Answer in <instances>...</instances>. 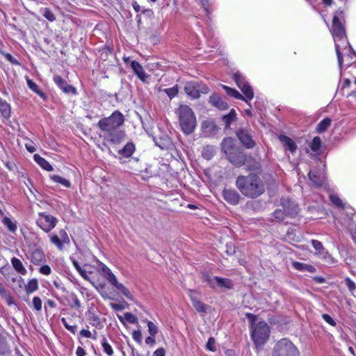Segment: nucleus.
Returning a JSON list of instances; mask_svg holds the SVG:
<instances>
[{"mask_svg":"<svg viewBox=\"0 0 356 356\" xmlns=\"http://www.w3.org/2000/svg\"><path fill=\"white\" fill-rule=\"evenodd\" d=\"M30 259L35 265H39L46 261L45 254L40 248H35L32 250L30 254Z\"/></svg>","mask_w":356,"mask_h":356,"instance_id":"aec40b11","label":"nucleus"},{"mask_svg":"<svg viewBox=\"0 0 356 356\" xmlns=\"http://www.w3.org/2000/svg\"><path fill=\"white\" fill-rule=\"evenodd\" d=\"M148 332L151 336H154L158 332L157 326L152 321L147 322Z\"/></svg>","mask_w":356,"mask_h":356,"instance_id":"603ef678","label":"nucleus"},{"mask_svg":"<svg viewBox=\"0 0 356 356\" xmlns=\"http://www.w3.org/2000/svg\"><path fill=\"white\" fill-rule=\"evenodd\" d=\"M247 316L251 320L252 338L257 346L263 345L268 339L270 330L268 324L265 321H259L254 323L256 316L251 314H248Z\"/></svg>","mask_w":356,"mask_h":356,"instance_id":"20e7f679","label":"nucleus"},{"mask_svg":"<svg viewBox=\"0 0 356 356\" xmlns=\"http://www.w3.org/2000/svg\"><path fill=\"white\" fill-rule=\"evenodd\" d=\"M236 135L240 142L247 149H252L256 143L252 139V131L248 129H239L236 131Z\"/></svg>","mask_w":356,"mask_h":356,"instance_id":"9b49d317","label":"nucleus"},{"mask_svg":"<svg viewBox=\"0 0 356 356\" xmlns=\"http://www.w3.org/2000/svg\"><path fill=\"white\" fill-rule=\"evenodd\" d=\"M0 112L3 118L8 119L10 117L11 108L10 104L0 97Z\"/></svg>","mask_w":356,"mask_h":356,"instance_id":"c85d7f7f","label":"nucleus"},{"mask_svg":"<svg viewBox=\"0 0 356 356\" xmlns=\"http://www.w3.org/2000/svg\"><path fill=\"white\" fill-rule=\"evenodd\" d=\"M133 339L139 344L142 343V334L140 330H134L132 332Z\"/></svg>","mask_w":356,"mask_h":356,"instance_id":"13d9d810","label":"nucleus"},{"mask_svg":"<svg viewBox=\"0 0 356 356\" xmlns=\"http://www.w3.org/2000/svg\"><path fill=\"white\" fill-rule=\"evenodd\" d=\"M88 319L90 321L92 326L99 329L102 327L103 325L99 316L96 315L95 313L91 312L90 311H89Z\"/></svg>","mask_w":356,"mask_h":356,"instance_id":"c9c22d12","label":"nucleus"},{"mask_svg":"<svg viewBox=\"0 0 356 356\" xmlns=\"http://www.w3.org/2000/svg\"><path fill=\"white\" fill-rule=\"evenodd\" d=\"M181 131L186 135L193 133L197 125V120L193 111L187 105H180L176 109Z\"/></svg>","mask_w":356,"mask_h":356,"instance_id":"7ed1b4c3","label":"nucleus"},{"mask_svg":"<svg viewBox=\"0 0 356 356\" xmlns=\"http://www.w3.org/2000/svg\"><path fill=\"white\" fill-rule=\"evenodd\" d=\"M42 15L49 22H54L56 20L54 14L49 8H44L43 9Z\"/></svg>","mask_w":356,"mask_h":356,"instance_id":"a18cd8bd","label":"nucleus"},{"mask_svg":"<svg viewBox=\"0 0 356 356\" xmlns=\"http://www.w3.org/2000/svg\"><path fill=\"white\" fill-rule=\"evenodd\" d=\"M99 270L102 272V276L109 282L113 280L116 277L111 270L103 263H99Z\"/></svg>","mask_w":356,"mask_h":356,"instance_id":"c756f323","label":"nucleus"},{"mask_svg":"<svg viewBox=\"0 0 356 356\" xmlns=\"http://www.w3.org/2000/svg\"><path fill=\"white\" fill-rule=\"evenodd\" d=\"M292 266L295 269L300 271H307L309 273L316 272L315 267L309 264H306L298 261H293Z\"/></svg>","mask_w":356,"mask_h":356,"instance_id":"7c9ffc66","label":"nucleus"},{"mask_svg":"<svg viewBox=\"0 0 356 356\" xmlns=\"http://www.w3.org/2000/svg\"><path fill=\"white\" fill-rule=\"evenodd\" d=\"M188 296L191 298L193 307L195 310L201 314H205L207 311V306L201 302L195 296L196 292L194 290L189 289L188 291Z\"/></svg>","mask_w":356,"mask_h":356,"instance_id":"a211bd4d","label":"nucleus"},{"mask_svg":"<svg viewBox=\"0 0 356 356\" xmlns=\"http://www.w3.org/2000/svg\"><path fill=\"white\" fill-rule=\"evenodd\" d=\"M110 283L113 286H114L118 290H119L120 292H122V290H124L125 289V286L122 284L118 282V280L116 277L113 280H112Z\"/></svg>","mask_w":356,"mask_h":356,"instance_id":"680f3d73","label":"nucleus"},{"mask_svg":"<svg viewBox=\"0 0 356 356\" xmlns=\"http://www.w3.org/2000/svg\"><path fill=\"white\" fill-rule=\"evenodd\" d=\"M156 144L162 149H168L172 145V142L168 137L160 139V142H156Z\"/></svg>","mask_w":356,"mask_h":356,"instance_id":"79ce46f5","label":"nucleus"},{"mask_svg":"<svg viewBox=\"0 0 356 356\" xmlns=\"http://www.w3.org/2000/svg\"><path fill=\"white\" fill-rule=\"evenodd\" d=\"M202 8L207 15V17L210 19L212 10L211 9L210 3L209 0H200Z\"/></svg>","mask_w":356,"mask_h":356,"instance_id":"37998d69","label":"nucleus"},{"mask_svg":"<svg viewBox=\"0 0 356 356\" xmlns=\"http://www.w3.org/2000/svg\"><path fill=\"white\" fill-rule=\"evenodd\" d=\"M330 32L334 41L338 64L339 67L341 69L343 57L341 50L346 49L348 46V51L350 52V54H348L347 57L350 58H352L351 55L356 57V52L353 51L352 47L348 42L344 26V13L341 9L337 10L334 14Z\"/></svg>","mask_w":356,"mask_h":356,"instance_id":"f257e3e1","label":"nucleus"},{"mask_svg":"<svg viewBox=\"0 0 356 356\" xmlns=\"http://www.w3.org/2000/svg\"><path fill=\"white\" fill-rule=\"evenodd\" d=\"M229 161L236 167H241L246 165L251 170H258L260 168L259 162L257 161L250 156H248L243 151L238 147L227 156Z\"/></svg>","mask_w":356,"mask_h":356,"instance_id":"39448f33","label":"nucleus"},{"mask_svg":"<svg viewBox=\"0 0 356 356\" xmlns=\"http://www.w3.org/2000/svg\"><path fill=\"white\" fill-rule=\"evenodd\" d=\"M202 154L204 159L210 160L213 156L212 148L209 146L204 147Z\"/></svg>","mask_w":356,"mask_h":356,"instance_id":"8fccbe9b","label":"nucleus"},{"mask_svg":"<svg viewBox=\"0 0 356 356\" xmlns=\"http://www.w3.org/2000/svg\"><path fill=\"white\" fill-rule=\"evenodd\" d=\"M40 272L42 274H43V275H49L51 273V268L49 266L44 265V266L40 267Z\"/></svg>","mask_w":356,"mask_h":356,"instance_id":"0e129e2a","label":"nucleus"},{"mask_svg":"<svg viewBox=\"0 0 356 356\" xmlns=\"http://www.w3.org/2000/svg\"><path fill=\"white\" fill-rule=\"evenodd\" d=\"M331 124V120L326 118L321 120L317 125L316 131L318 133H323Z\"/></svg>","mask_w":356,"mask_h":356,"instance_id":"4c0bfd02","label":"nucleus"},{"mask_svg":"<svg viewBox=\"0 0 356 356\" xmlns=\"http://www.w3.org/2000/svg\"><path fill=\"white\" fill-rule=\"evenodd\" d=\"M102 136L107 142L114 145L122 143L126 138L125 131L120 129V128L102 134Z\"/></svg>","mask_w":356,"mask_h":356,"instance_id":"f8f14e48","label":"nucleus"},{"mask_svg":"<svg viewBox=\"0 0 356 356\" xmlns=\"http://www.w3.org/2000/svg\"><path fill=\"white\" fill-rule=\"evenodd\" d=\"M202 280L207 282L211 288L219 286L225 289H232L233 287L232 282L226 278H221L217 276L211 277L209 274H202Z\"/></svg>","mask_w":356,"mask_h":356,"instance_id":"9d476101","label":"nucleus"},{"mask_svg":"<svg viewBox=\"0 0 356 356\" xmlns=\"http://www.w3.org/2000/svg\"><path fill=\"white\" fill-rule=\"evenodd\" d=\"M62 321V323L63 324V325L65 326V327L70 332H71L72 333L74 334L76 331V325H70L66 319L65 318H63L61 319Z\"/></svg>","mask_w":356,"mask_h":356,"instance_id":"4d7b16f0","label":"nucleus"},{"mask_svg":"<svg viewBox=\"0 0 356 356\" xmlns=\"http://www.w3.org/2000/svg\"><path fill=\"white\" fill-rule=\"evenodd\" d=\"M273 356H300V353L290 341L282 339L275 344Z\"/></svg>","mask_w":356,"mask_h":356,"instance_id":"0eeeda50","label":"nucleus"},{"mask_svg":"<svg viewBox=\"0 0 356 356\" xmlns=\"http://www.w3.org/2000/svg\"><path fill=\"white\" fill-rule=\"evenodd\" d=\"M33 159L35 162L39 165L43 170L51 172L53 171L54 168L52 165L43 157L40 156L38 154H34Z\"/></svg>","mask_w":356,"mask_h":356,"instance_id":"bb28decb","label":"nucleus"},{"mask_svg":"<svg viewBox=\"0 0 356 356\" xmlns=\"http://www.w3.org/2000/svg\"><path fill=\"white\" fill-rule=\"evenodd\" d=\"M221 147L226 156L238 148V147L235 145L234 139L231 137L223 139L221 143Z\"/></svg>","mask_w":356,"mask_h":356,"instance_id":"5701e85b","label":"nucleus"},{"mask_svg":"<svg viewBox=\"0 0 356 356\" xmlns=\"http://www.w3.org/2000/svg\"><path fill=\"white\" fill-rule=\"evenodd\" d=\"M321 147V140L318 136L314 137L309 144V147L314 152H318Z\"/></svg>","mask_w":356,"mask_h":356,"instance_id":"58836bf2","label":"nucleus"},{"mask_svg":"<svg viewBox=\"0 0 356 356\" xmlns=\"http://www.w3.org/2000/svg\"><path fill=\"white\" fill-rule=\"evenodd\" d=\"M6 342L5 338L0 333V353H3L6 348Z\"/></svg>","mask_w":356,"mask_h":356,"instance_id":"69168bd1","label":"nucleus"},{"mask_svg":"<svg viewBox=\"0 0 356 356\" xmlns=\"http://www.w3.org/2000/svg\"><path fill=\"white\" fill-rule=\"evenodd\" d=\"M232 79L235 81L236 86L240 88L244 95L248 99H252L254 97V92L252 86L247 81L245 77L240 72H236L232 75Z\"/></svg>","mask_w":356,"mask_h":356,"instance_id":"1a4fd4ad","label":"nucleus"},{"mask_svg":"<svg viewBox=\"0 0 356 356\" xmlns=\"http://www.w3.org/2000/svg\"><path fill=\"white\" fill-rule=\"evenodd\" d=\"M285 215L286 214L284 210L281 209H277L273 213V218L278 221L283 220Z\"/></svg>","mask_w":356,"mask_h":356,"instance_id":"09e8293b","label":"nucleus"},{"mask_svg":"<svg viewBox=\"0 0 356 356\" xmlns=\"http://www.w3.org/2000/svg\"><path fill=\"white\" fill-rule=\"evenodd\" d=\"M235 184L241 194L248 198L255 199L265 192L263 180L254 173L238 176Z\"/></svg>","mask_w":356,"mask_h":356,"instance_id":"f03ea898","label":"nucleus"},{"mask_svg":"<svg viewBox=\"0 0 356 356\" xmlns=\"http://www.w3.org/2000/svg\"><path fill=\"white\" fill-rule=\"evenodd\" d=\"M57 219L51 215L44 213L40 214V218L38 220V225L46 232L51 230L56 225Z\"/></svg>","mask_w":356,"mask_h":356,"instance_id":"ddd939ff","label":"nucleus"},{"mask_svg":"<svg viewBox=\"0 0 356 356\" xmlns=\"http://www.w3.org/2000/svg\"><path fill=\"white\" fill-rule=\"evenodd\" d=\"M38 289V283L36 279L31 280L25 286V290L28 294L32 293Z\"/></svg>","mask_w":356,"mask_h":356,"instance_id":"ea45409f","label":"nucleus"},{"mask_svg":"<svg viewBox=\"0 0 356 356\" xmlns=\"http://www.w3.org/2000/svg\"><path fill=\"white\" fill-rule=\"evenodd\" d=\"M124 122L123 114L119 111H115L110 116L101 119L97 127L102 131V135L119 129Z\"/></svg>","mask_w":356,"mask_h":356,"instance_id":"423d86ee","label":"nucleus"},{"mask_svg":"<svg viewBox=\"0 0 356 356\" xmlns=\"http://www.w3.org/2000/svg\"><path fill=\"white\" fill-rule=\"evenodd\" d=\"M224 200L231 205H237L240 202L241 196L234 189L225 188L222 191Z\"/></svg>","mask_w":356,"mask_h":356,"instance_id":"2eb2a0df","label":"nucleus"},{"mask_svg":"<svg viewBox=\"0 0 356 356\" xmlns=\"http://www.w3.org/2000/svg\"><path fill=\"white\" fill-rule=\"evenodd\" d=\"M50 179L55 183H58L61 184L62 186L66 187V188H70L71 187V182L63 178L59 175H53L50 176Z\"/></svg>","mask_w":356,"mask_h":356,"instance_id":"72a5a7b5","label":"nucleus"},{"mask_svg":"<svg viewBox=\"0 0 356 356\" xmlns=\"http://www.w3.org/2000/svg\"><path fill=\"white\" fill-rule=\"evenodd\" d=\"M118 317L120 322L122 323L123 324L125 323L124 320H127L129 323L131 324H135L138 323L137 317L130 312H126L124 314V317H122L120 315H118Z\"/></svg>","mask_w":356,"mask_h":356,"instance_id":"f704fd0d","label":"nucleus"},{"mask_svg":"<svg viewBox=\"0 0 356 356\" xmlns=\"http://www.w3.org/2000/svg\"><path fill=\"white\" fill-rule=\"evenodd\" d=\"M309 179L316 186H321L325 180V175L322 171L311 170L309 172Z\"/></svg>","mask_w":356,"mask_h":356,"instance_id":"b1692460","label":"nucleus"},{"mask_svg":"<svg viewBox=\"0 0 356 356\" xmlns=\"http://www.w3.org/2000/svg\"><path fill=\"white\" fill-rule=\"evenodd\" d=\"M33 306L34 309L37 311H40L42 309V300L39 297H34L33 299Z\"/></svg>","mask_w":356,"mask_h":356,"instance_id":"5fc2aeb1","label":"nucleus"},{"mask_svg":"<svg viewBox=\"0 0 356 356\" xmlns=\"http://www.w3.org/2000/svg\"><path fill=\"white\" fill-rule=\"evenodd\" d=\"M54 81L56 86L63 90V92L67 94H76V89L74 86L67 84L66 80L59 75L54 76Z\"/></svg>","mask_w":356,"mask_h":356,"instance_id":"dca6fc26","label":"nucleus"},{"mask_svg":"<svg viewBox=\"0 0 356 356\" xmlns=\"http://www.w3.org/2000/svg\"><path fill=\"white\" fill-rule=\"evenodd\" d=\"M222 119L225 124V128L228 129L230 124L236 119L235 110L232 108L227 115H223Z\"/></svg>","mask_w":356,"mask_h":356,"instance_id":"473e14b6","label":"nucleus"},{"mask_svg":"<svg viewBox=\"0 0 356 356\" xmlns=\"http://www.w3.org/2000/svg\"><path fill=\"white\" fill-rule=\"evenodd\" d=\"M178 85H175L172 88L164 89V92L170 97V99L174 98L178 94Z\"/></svg>","mask_w":356,"mask_h":356,"instance_id":"c03bdc74","label":"nucleus"},{"mask_svg":"<svg viewBox=\"0 0 356 356\" xmlns=\"http://www.w3.org/2000/svg\"><path fill=\"white\" fill-rule=\"evenodd\" d=\"M59 237L62 241V244L63 243H68L70 242V239L68 238V236H67V232L63 230V229H61L60 232H59Z\"/></svg>","mask_w":356,"mask_h":356,"instance_id":"bf43d9fd","label":"nucleus"},{"mask_svg":"<svg viewBox=\"0 0 356 356\" xmlns=\"http://www.w3.org/2000/svg\"><path fill=\"white\" fill-rule=\"evenodd\" d=\"M11 263H12L13 268L18 273L23 274V275L26 273V270L25 269L22 261L19 259L15 258V257L13 258L11 260Z\"/></svg>","mask_w":356,"mask_h":356,"instance_id":"e433bc0d","label":"nucleus"},{"mask_svg":"<svg viewBox=\"0 0 356 356\" xmlns=\"http://www.w3.org/2000/svg\"><path fill=\"white\" fill-rule=\"evenodd\" d=\"M130 66L132 70L134 71V74L140 80H141L143 82L146 81L147 76L145 72L144 71L143 66L138 61H131Z\"/></svg>","mask_w":356,"mask_h":356,"instance_id":"412c9836","label":"nucleus"},{"mask_svg":"<svg viewBox=\"0 0 356 356\" xmlns=\"http://www.w3.org/2000/svg\"><path fill=\"white\" fill-rule=\"evenodd\" d=\"M322 317H323V320L325 322H327V323H329L330 325H336L335 321L332 319V318L330 315L324 314L322 315Z\"/></svg>","mask_w":356,"mask_h":356,"instance_id":"e2e57ef3","label":"nucleus"},{"mask_svg":"<svg viewBox=\"0 0 356 356\" xmlns=\"http://www.w3.org/2000/svg\"><path fill=\"white\" fill-rule=\"evenodd\" d=\"M202 134L205 137H211L218 132V127L216 123L211 120H204L202 123Z\"/></svg>","mask_w":356,"mask_h":356,"instance_id":"f3484780","label":"nucleus"},{"mask_svg":"<svg viewBox=\"0 0 356 356\" xmlns=\"http://www.w3.org/2000/svg\"><path fill=\"white\" fill-rule=\"evenodd\" d=\"M110 306L115 311H122L125 308L124 306L122 304H118V303H113V302L110 303Z\"/></svg>","mask_w":356,"mask_h":356,"instance_id":"338daca9","label":"nucleus"},{"mask_svg":"<svg viewBox=\"0 0 356 356\" xmlns=\"http://www.w3.org/2000/svg\"><path fill=\"white\" fill-rule=\"evenodd\" d=\"M345 283L348 289V290L353 293L356 289V284L349 277H346L345 279Z\"/></svg>","mask_w":356,"mask_h":356,"instance_id":"864d4df0","label":"nucleus"},{"mask_svg":"<svg viewBox=\"0 0 356 356\" xmlns=\"http://www.w3.org/2000/svg\"><path fill=\"white\" fill-rule=\"evenodd\" d=\"M0 53L6 58V60L8 61H9L11 64L13 65H19L20 63L18 61V60H17L16 58H15L10 54L9 53H6L4 51H3L2 50L0 49Z\"/></svg>","mask_w":356,"mask_h":356,"instance_id":"49530a36","label":"nucleus"},{"mask_svg":"<svg viewBox=\"0 0 356 356\" xmlns=\"http://www.w3.org/2000/svg\"><path fill=\"white\" fill-rule=\"evenodd\" d=\"M101 344L104 353L107 354L108 356H112L113 354V350L105 337H103V339H102Z\"/></svg>","mask_w":356,"mask_h":356,"instance_id":"a19ab883","label":"nucleus"},{"mask_svg":"<svg viewBox=\"0 0 356 356\" xmlns=\"http://www.w3.org/2000/svg\"><path fill=\"white\" fill-rule=\"evenodd\" d=\"M216 341L213 337H210L206 344V348L207 350L214 352L216 351V346H215Z\"/></svg>","mask_w":356,"mask_h":356,"instance_id":"6e6d98bb","label":"nucleus"},{"mask_svg":"<svg viewBox=\"0 0 356 356\" xmlns=\"http://www.w3.org/2000/svg\"><path fill=\"white\" fill-rule=\"evenodd\" d=\"M222 87L225 90L227 95L232 97L236 99L244 101L247 104H249V101H251V99H248V97L245 95H241L238 90H236L234 88H230L225 85H222Z\"/></svg>","mask_w":356,"mask_h":356,"instance_id":"4be33fe9","label":"nucleus"},{"mask_svg":"<svg viewBox=\"0 0 356 356\" xmlns=\"http://www.w3.org/2000/svg\"><path fill=\"white\" fill-rule=\"evenodd\" d=\"M279 140L282 143L285 149L290 151L292 154L296 151L297 145L291 138L284 135H280L279 136Z\"/></svg>","mask_w":356,"mask_h":356,"instance_id":"393cba45","label":"nucleus"},{"mask_svg":"<svg viewBox=\"0 0 356 356\" xmlns=\"http://www.w3.org/2000/svg\"><path fill=\"white\" fill-rule=\"evenodd\" d=\"M1 222L9 232L11 233H15L17 229V222L13 218L4 216L3 217Z\"/></svg>","mask_w":356,"mask_h":356,"instance_id":"cd10ccee","label":"nucleus"},{"mask_svg":"<svg viewBox=\"0 0 356 356\" xmlns=\"http://www.w3.org/2000/svg\"><path fill=\"white\" fill-rule=\"evenodd\" d=\"M136 150V146L132 142H128L122 149L118 150V154L122 158H129Z\"/></svg>","mask_w":356,"mask_h":356,"instance_id":"a878e982","label":"nucleus"},{"mask_svg":"<svg viewBox=\"0 0 356 356\" xmlns=\"http://www.w3.org/2000/svg\"><path fill=\"white\" fill-rule=\"evenodd\" d=\"M2 298L6 300V302H7V304L8 305H15L13 298L12 297V296L10 295L9 291H8L6 294H4L2 296Z\"/></svg>","mask_w":356,"mask_h":356,"instance_id":"052dcab7","label":"nucleus"},{"mask_svg":"<svg viewBox=\"0 0 356 356\" xmlns=\"http://www.w3.org/2000/svg\"><path fill=\"white\" fill-rule=\"evenodd\" d=\"M184 91L191 99H197L200 94H207L209 92V88L204 83L198 81L186 82L184 86Z\"/></svg>","mask_w":356,"mask_h":356,"instance_id":"6e6552de","label":"nucleus"},{"mask_svg":"<svg viewBox=\"0 0 356 356\" xmlns=\"http://www.w3.org/2000/svg\"><path fill=\"white\" fill-rule=\"evenodd\" d=\"M153 356H165V350L163 348H159L156 349L154 353Z\"/></svg>","mask_w":356,"mask_h":356,"instance_id":"774afa93","label":"nucleus"},{"mask_svg":"<svg viewBox=\"0 0 356 356\" xmlns=\"http://www.w3.org/2000/svg\"><path fill=\"white\" fill-rule=\"evenodd\" d=\"M27 85L29 88L35 93L38 94L42 99H46V95L38 87V86L31 79H27Z\"/></svg>","mask_w":356,"mask_h":356,"instance_id":"2f4dec72","label":"nucleus"},{"mask_svg":"<svg viewBox=\"0 0 356 356\" xmlns=\"http://www.w3.org/2000/svg\"><path fill=\"white\" fill-rule=\"evenodd\" d=\"M70 298L73 302V305H70L71 307H76V309H80L81 307V304L78 299L77 296L74 293H71L70 295Z\"/></svg>","mask_w":356,"mask_h":356,"instance_id":"3c124183","label":"nucleus"},{"mask_svg":"<svg viewBox=\"0 0 356 356\" xmlns=\"http://www.w3.org/2000/svg\"><path fill=\"white\" fill-rule=\"evenodd\" d=\"M281 204L287 216L294 217L298 213L299 207L294 201H291V200L286 198H282Z\"/></svg>","mask_w":356,"mask_h":356,"instance_id":"4468645a","label":"nucleus"},{"mask_svg":"<svg viewBox=\"0 0 356 356\" xmlns=\"http://www.w3.org/2000/svg\"><path fill=\"white\" fill-rule=\"evenodd\" d=\"M209 103L219 110L224 111L228 108V104L220 96L213 93L209 97Z\"/></svg>","mask_w":356,"mask_h":356,"instance_id":"6ab92c4d","label":"nucleus"},{"mask_svg":"<svg viewBox=\"0 0 356 356\" xmlns=\"http://www.w3.org/2000/svg\"><path fill=\"white\" fill-rule=\"evenodd\" d=\"M330 200L332 202V203L336 205L337 207H343L342 200L339 198L338 195L332 194L330 195Z\"/></svg>","mask_w":356,"mask_h":356,"instance_id":"de8ad7c7","label":"nucleus"}]
</instances>
